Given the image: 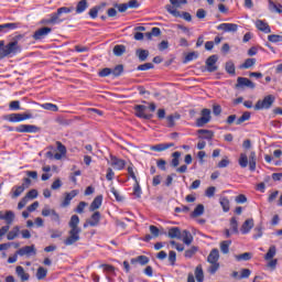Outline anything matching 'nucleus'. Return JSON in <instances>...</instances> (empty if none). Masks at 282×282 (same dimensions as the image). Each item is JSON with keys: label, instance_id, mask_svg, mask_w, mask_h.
<instances>
[{"label": "nucleus", "instance_id": "obj_1", "mask_svg": "<svg viewBox=\"0 0 282 282\" xmlns=\"http://www.w3.org/2000/svg\"><path fill=\"white\" fill-rule=\"evenodd\" d=\"M78 224H80V218L78 215H73L68 223L70 229L68 231V237L64 240V246H74V243L80 241L83 229L78 227Z\"/></svg>", "mask_w": 282, "mask_h": 282}, {"label": "nucleus", "instance_id": "obj_2", "mask_svg": "<svg viewBox=\"0 0 282 282\" xmlns=\"http://www.w3.org/2000/svg\"><path fill=\"white\" fill-rule=\"evenodd\" d=\"M74 12V7H61L56 12L48 14V17L40 21V25H61L65 19H62L63 14H69Z\"/></svg>", "mask_w": 282, "mask_h": 282}, {"label": "nucleus", "instance_id": "obj_3", "mask_svg": "<svg viewBox=\"0 0 282 282\" xmlns=\"http://www.w3.org/2000/svg\"><path fill=\"white\" fill-rule=\"evenodd\" d=\"M21 39H23V35L18 34L7 45L4 41H0V58H6L12 54H19V52H21V48L19 47Z\"/></svg>", "mask_w": 282, "mask_h": 282}, {"label": "nucleus", "instance_id": "obj_4", "mask_svg": "<svg viewBox=\"0 0 282 282\" xmlns=\"http://www.w3.org/2000/svg\"><path fill=\"white\" fill-rule=\"evenodd\" d=\"M144 105H149V106H144V105H137L134 106V116H137V118H142L143 120H151V118H153V115L151 113H147V109H150V111H155L158 109V106L155 105V102H147L143 101Z\"/></svg>", "mask_w": 282, "mask_h": 282}, {"label": "nucleus", "instance_id": "obj_5", "mask_svg": "<svg viewBox=\"0 0 282 282\" xmlns=\"http://www.w3.org/2000/svg\"><path fill=\"white\" fill-rule=\"evenodd\" d=\"M212 111L208 108H204L200 111V118L196 119L195 126L198 128L206 127L210 120H213V117L210 116Z\"/></svg>", "mask_w": 282, "mask_h": 282}, {"label": "nucleus", "instance_id": "obj_6", "mask_svg": "<svg viewBox=\"0 0 282 282\" xmlns=\"http://www.w3.org/2000/svg\"><path fill=\"white\" fill-rule=\"evenodd\" d=\"M274 100L275 98L273 95L265 96L263 100H258L254 106L256 111H261V109H270V107L274 105Z\"/></svg>", "mask_w": 282, "mask_h": 282}, {"label": "nucleus", "instance_id": "obj_7", "mask_svg": "<svg viewBox=\"0 0 282 282\" xmlns=\"http://www.w3.org/2000/svg\"><path fill=\"white\" fill-rule=\"evenodd\" d=\"M165 10L166 12H169V14H172V17L184 19L185 21H188V22L193 21V17L191 15V13L188 12L181 13L180 11H177V9H174L173 7H171V4L165 6Z\"/></svg>", "mask_w": 282, "mask_h": 282}, {"label": "nucleus", "instance_id": "obj_8", "mask_svg": "<svg viewBox=\"0 0 282 282\" xmlns=\"http://www.w3.org/2000/svg\"><path fill=\"white\" fill-rule=\"evenodd\" d=\"M31 118H33V116L30 112L11 113V115H8L7 120L9 122H23V120H31Z\"/></svg>", "mask_w": 282, "mask_h": 282}, {"label": "nucleus", "instance_id": "obj_9", "mask_svg": "<svg viewBox=\"0 0 282 282\" xmlns=\"http://www.w3.org/2000/svg\"><path fill=\"white\" fill-rule=\"evenodd\" d=\"M17 133H39L41 131V128L34 126V124H20L15 127Z\"/></svg>", "mask_w": 282, "mask_h": 282}, {"label": "nucleus", "instance_id": "obj_10", "mask_svg": "<svg viewBox=\"0 0 282 282\" xmlns=\"http://www.w3.org/2000/svg\"><path fill=\"white\" fill-rule=\"evenodd\" d=\"M243 87H248L249 89H254L257 85L252 80H250L248 77H238L236 89H243Z\"/></svg>", "mask_w": 282, "mask_h": 282}, {"label": "nucleus", "instance_id": "obj_11", "mask_svg": "<svg viewBox=\"0 0 282 282\" xmlns=\"http://www.w3.org/2000/svg\"><path fill=\"white\" fill-rule=\"evenodd\" d=\"M17 254L19 257H35L36 247L34 245L22 247L17 251Z\"/></svg>", "mask_w": 282, "mask_h": 282}, {"label": "nucleus", "instance_id": "obj_12", "mask_svg": "<svg viewBox=\"0 0 282 282\" xmlns=\"http://www.w3.org/2000/svg\"><path fill=\"white\" fill-rule=\"evenodd\" d=\"M217 61H219V57L217 55H212L206 59V69L209 73L217 72Z\"/></svg>", "mask_w": 282, "mask_h": 282}, {"label": "nucleus", "instance_id": "obj_13", "mask_svg": "<svg viewBox=\"0 0 282 282\" xmlns=\"http://www.w3.org/2000/svg\"><path fill=\"white\" fill-rule=\"evenodd\" d=\"M52 32V28L44 26L39 30H36L33 34L34 41H43L45 36H47Z\"/></svg>", "mask_w": 282, "mask_h": 282}, {"label": "nucleus", "instance_id": "obj_14", "mask_svg": "<svg viewBox=\"0 0 282 282\" xmlns=\"http://www.w3.org/2000/svg\"><path fill=\"white\" fill-rule=\"evenodd\" d=\"M55 147L58 153L54 154V160H61L67 155V148L61 141H56Z\"/></svg>", "mask_w": 282, "mask_h": 282}, {"label": "nucleus", "instance_id": "obj_15", "mask_svg": "<svg viewBox=\"0 0 282 282\" xmlns=\"http://www.w3.org/2000/svg\"><path fill=\"white\" fill-rule=\"evenodd\" d=\"M0 219L6 221L7 226H11L14 221V212L7 210L6 213L0 212Z\"/></svg>", "mask_w": 282, "mask_h": 282}, {"label": "nucleus", "instance_id": "obj_16", "mask_svg": "<svg viewBox=\"0 0 282 282\" xmlns=\"http://www.w3.org/2000/svg\"><path fill=\"white\" fill-rule=\"evenodd\" d=\"M217 30L221 32H237V30H239V25L235 23H221L217 26Z\"/></svg>", "mask_w": 282, "mask_h": 282}, {"label": "nucleus", "instance_id": "obj_17", "mask_svg": "<svg viewBox=\"0 0 282 282\" xmlns=\"http://www.w3.org/2000/svg\"><path fill=\"white\" fill-rule=\"evenodd\" d=\"M105 8H107V3L106 2H102L99 6L93 7L88 11V17H90V19H98V12H100V10H105Z\"/></svg>", "mask_w": 282, "mask_h": 282}, {"label": "nucleus", "instance_id": "obj_18", "mask_svg": "<svg viewBox=\"0 0 282 282\" xmlns=\"http://www.w3.org/2000/svg\"><path fill=\"white\" fill-rule=\"evenodd\" d=\"M256 28L260 30V32H264V34H270L272 32L270 25L264 20H257Z\"/></svg>", "mask_w": 282, "mask_h": 282}, {"label": "nucleus", "instance_id": "obj_19", "mask_svg": "<svg viewBox=\"0 0 282 282\" xmlns=\"http://www.w3.org/2000/svg\"><path fill=\"white\" fill-rule=\"evenodd\" d=\"M197 133L200 140H213V138H215L213 130L199 129Z\"/></svg>", "mask_w": 282, "mask_h": 282}, {"label": "nucleus", "instance_id": "obj_20", "mask_svg": "<svg viewBox=\"0 0 282 282\" xmlns=\"http://www.w3.org/2000/svg\"><path fill=\"white\" fill-rule=\"evenodd\" d=\"M171 147H175V143H159L152 145L150 148V151H156V153H162V151H166L167 149H171Z\"/></svg>", "mask_w": 282, "mask_h": 282}, {"label": "nucleus", "instance_id": "obj_21", "mask_svg": "<svg viewBox=\"0 0 282 282\" xmlns=\"http://www.w3.org/2000/svg\"><path fill=\"white\" fill-rule=\"evenodd\" d=\"M252 228H254V219L249 218L242 224L240 230L242 235H248Z\"/></svg>", "mask_w": 282, "mask_h": 282}, {"label": "nucleus", "instance_id": "obj_22", "mask_svg": "<svg viewBox=\"0 0 282 282\" xmlns=\"http://www.w3.org/2000/svg\"><path fill=\"white\" fill-rule=\"evenodd\" d=\"M78 195V191L73 189L70 193H67L64 200L62 202V208H67L72 204V199Z\"/></svg>", "mask_w": 282, "mask_h": 282}, {"label": "nucleus", "instance_id": "obj_23", "mask_svg": "<svg viewBox=\"0 0 282 282\" xmlns=\"http://www.w3.org/2000/svg\"><path fill=\"white\" fill-rule=\"evenodd\" d=\"M170 239H182V229L180 227H171L167 231Z\"/></svg>", "mask_w": 282, "mask_h": 282}, {"label": "nucleus", "instance_id": "obj_24", "mask_svg": "<svg viewBox=\"0 0 282 282\" xmlns=\"http://www.w3.org/2000/svg\"><path fill=\"white\" fill-rule=\"evenodd\" d=\"M100 206H102V195H98L97 197H95V199L89 206L90 213H96V210H98Z\"/></svg>", "mask_w": 282, "mask_h": 282}, {"label": "nucleus", "instance_id": "obj_25", "mask_svg": "<svg viewBox=\"0 0 282 282\" xmlns=\"http://www.w3.org/2000/svg\"><path fill=\"white\" fill-rule=\"evenodd\" d=\"M15 274L21 279V281H30V273L25 272V269L21 265L15 268Z\"/></svg>", "mask_w": 282, "mask_h": 282}, {"label": "nucleus", "instance_id": "obj_26", "mask_svg": "<svg viewBox=\"0 0 282 282\" xmlns=\"http://www.w3.org/2000/svg\"><path fill=\"white\" fill-rule=\"evenodd\" d=\"M208 263H219V249H213L208 257H207Z\"/></svg>", "mask_w": 282, "mask_h": 282}, {"label": "nucleus", "instance_id": "obj_27", "mask_svg": "<svg viewBox=\"0 0 282 282\" xmlns=\"http://www.w3.org/2000/svg\"><path fill=\"white\" fill-rule=\"evenodd\" d=\"M182 241L183 243H185V246H191V243H193V234H191V231L188 230H183L182 234Z\"/></svg>", "mask_w": 282, "mask_h": 282}, {"label": "nucleus", "instance_id": "obj_28", "mask_svg": "<svg viewBox=\"0 0 282 282\" xmlns=\"http://www.w3.org/2000/svg\"><path fill=\"white\" fill-rule=\"evenodd\" d=\"M100 218H101L100 212H95L90 216V219H88L89 226H91V228H96V226L100 224Z\"/></svg>", "mask_w": 282, "mask_h": 282}, {"label": "nucleus", "instance_id": "obj_29", "mask_svg": "<svg viewBox=\"0 0 282 282\" xmlns=\"http://www.w3.org/2000/svg\"><path fill=\"white\" fill-rule=\"evenodd\" d=\"M87 8H89V2L87 0H79L76 6V14H83Z\"/></svg>", "mask_w": 282, "mask_h": 282}, {"label": "nucleus", "instance_id": "obj_30", "mask_svg": "<svg viewBox=\"0 0 282 282\" xmlns=\"http://www.w3.org/2000/svg\"><path fill=\"white\" fill-rule=\"evenodd\" d=\"M249 171H257V152L254 151L249 154Z\"/></svg>", "mask_w": 282, "mask_h": 282}, {"label": "nucleus", "instance_id": "obj_31", "mask_svg": "<svg viewBox=\"0 0 282 282\" xmlns=\"http://www.w3.org/2000/svg\"><path fill=\"white\" fill-rule=\"evenodd\" d=\"M19 232H21V227L19 226L13 227V229L9 231L7 235L8 241H14V239L19 237Z\"/></svg>", "mask_w": 282, "mask_h": 282}, {"label": "nucleus", "instance_id": "obj_32", "mask_svg": "<svg viewBox=\"0 0 282 282\" xmlns=\"http://www.w3.org/2000/svg\"><path fill=\"white\" fill-rule=\"evenodd\" d=\"M25 191V186L19 185L12 187V199H17V197H21V194Z\"/></svg>", "mask_w": 282, "mask_h": 282}, {"label": "nucleus", "instance_id": "obj_33", "mask_svg": "<svg viewBox=\"0 0 282 282\" xmlns=\"http://www.w3.org/2000/svg\"><path fill=\"white\" fill-rule=\"evenodd\" d=\"M135 55L138 56V58L141 63H144V61H147L149 58V51L138 48L137 52H135Z\"/></svg>", "mask_w": 282, "mask_h": 282}, {"label": "nucleus", "instance_id": "obj_34", "mask_svg": "<svg viewBox=\"0 0 282 282\" xmlns=\"http://www.w3.org/2000/svg\"><path fill=\"white\" fill-rule=\"evenodd\" d=\"M232 245L231 240H224L220 242V251L223 254H228L230 252V246Z\"/></svg>", "mask_w": 282, "mask_h": 282}, {"label": "nucleus", "instance_id": "obj_35", "mask_svg": "<svg viewBox=\"0 0 282 282\" xmlns=\"http://www.w3.org/2000/svg\"><path fill=\"white\" fill-rule=\"evenodd\" d=\"M122 72H124V66H122V64H119L115 68H111L110 76L118 78V76H122Z\"/></svg>", "mask_w": 282, "mask_h": 282}, {"label": "nucleus", "instance_id": "obj_36", "mask_svg": "<svg viewBox=\"0 0 282 282\" xmlns=\"http://www.w3.org/2000/svg\"><path fill=\"white\" fill-rule=\"evenodd\" d=\"M257 64V58H247L243 64H241L239 67L240 69H250V67H253V65Z\"/></svg>", "mask_w": 282, "mask_h": 282}, {"label": "nucleus", "instance_id": "obj_37", "mask_svg": "<svg viewBox=\"0 0 282 282\" xmlns=\"http://www.w3.org/2000/svg\"><path fill=\"white\" fill-rule=\"evenodd\" d=\"M219 204L224 213H228L230 210V200L227 197H220Z\"/></svg>", "mask_w": 282, "mask_h": 282}, {"label": "nucleus", "instance_id": "obj_38", "mask_svg": "<svg viewBox=\"0 0 282 282\" xmlns=\"http://www.w3.org/2000/svg\"><path fill=\"white\" fill-rule=\"evenodd\" d=\"M181 116L180 115H170L166 117V122H167V127L171 129L173 127H175V120H180Z\"/></svg>", "mask_w": 282, "mask_h": 282}, {"label": "nucleus", "instance_id": "obj_39", "mask_svg": "<svg viewBox=\"0 0 282 282\" xmlns=\"http://www.w3.org/2000/svg\"><path fill=\"white\" fill-rule=\"evenodd\" d=\"M172 166L174 167V169H177V166H180V158H182V152H180V151H176V152H174L173 154H172Z\"/></svg>", "mask_w": 282, "mask_h": 282}, {"label": "nucleus", "instance_id": "obj_40", "mask_svg": "<svg viewBox=\"0 0 282 282\" xmlns=\"http://www.w3.org/2000/svg\"><path fill=\"white\" fill-rule=\"evenodd\" d=\"M40 107L42 109H45L46 111H54V112L58 111V106L52 102L42 104L40 105Z\"/></svg>", "mask_w": 282, "mask_h": 282}, {"label": "nucleus", "instance_id": "obj_41", "mask_svg": "<svg viewBox=\"0 0 282 282\" xmlns=\"http://www.w3.org/2000/svg\"><path fill=\"white\" fill-rule=\"evenodd\" d=\"M276 256V247L275 246H271L268 250V252L264 256V259L267 261H270L271 259H274V257Z\"/></svg>", "mask_w": 282, "mask_h": 282}, {"label": "nucleus", "instance_id": "obj_42", "mask_svg": "<svg viewBox=\"0 0 282 282\" xmlns=\"http://www.w3.org/2000/svg\"><path fill=\"white\" fill-rule=\"evenodd\" d=\"M238 163L241 169H246L248 166V154L240 153Z\"/></svg>", "mask_w": 282, "mask_h": 282}, {"label": "nucleus", "instance_id": "obj_43", "mask_svg": "<svg viewBox=\"0 0 282 282\" xmlns=\"http://www.w3.org/2000/svg\"><path fill=\"white\" fill-rule=\"evenodd\" d=\"M195 276H196V281L204 282V269H202V265L196 267Z\"/></svg>", "mask_w": 282, "mask_h": 282}, {"label": "nucleus", "instance_id": "obj_44", "mask_svg": "<svg viewBox=\"0 0 282 282\" xmlns=\"http://www.w3.org/2000/svg\"><path fill=\"white\" fill-rule=\"evenodd\" d=\"M235 259L236 261H250V259H252V253L245 252L242 254H236Z\"/></svg>", "mask_w": 282, "mask_h": 282}, {"label": "nucleus", "instance_id": "obj_45", "mask_svg": "<svg viewBox=\"0 0 282 282\" xmlns=\"http://www.w3.org/2000/svg\"><path fill=\"white\" fill-rule=\"evenodd\" d=\"M263 237V225H258L253 229V239H261Z\"/></svg>", "mask_w": 282, "mask_h": 282}, {"label": "nucleus", "instance_id": "obj_46", "mask_svg": "<svg viewBox=\"0 0 282 282\" xmlns=\"http://www.w3.org/2000/svg\"><path fill=\"white\" fill-rule=\"evenodd\" d=\"M45 276H47V269L40 267L36 272V279L39 281H43V279H45Z\"/></svg>", "mask_w": 282, "mask_h": 282}, {"label": "nucleus", "instance_id": "obj_47", "mask_svg": "<svg viewBox=\"0 0 282 282\" xmlns=\"http://www.w3.org/2000/svg\"><path fill=\"white\" fill-rule=\"evenodd\" d=\"M133 195L134 197H142V187H140V182H134V185H133Z\"/></svg>", "mask_w": 282, "mask_h": 282}, {"label": "nucleus", "instance_id": "obj_48", "mask_svg": "<svg viewBox=\"0 0 282 282\" xmlns=\"http://www.w3.org/2000/svg\"><path fill=\"white\" fill-rule=\"evenodd\" d=\"M162 34V30L160 28H152L151 32L145 33L147 39H151L152 36H160Z\"/></svg>", "mask_w": 282, "mask_h": 282}, {"label": "nucleus", "instance_id": "obj_49", "mask_svg": "<svg viewBox=\"0 0 282 282\" xmlns=\"http://www.w3.org/2000/svg\"><path fill=\"white\" fill-rule=\"evenodd\" d=\"M124 52H127V47H124V45H116L113 47L115 56H122V54H124Z\"/></svg>", "mask_w": 282, "mask_h": 282}, {"label": "nucleus", "instance_id": "obj_50", "mask_svg": "<svg viewBox=\"0 0 282 282\" xmlns=\"http://www.w3.org/2000/svg\"><path fill=\"white\" fill-rule=\"evenodd\" d=\"M218 270H219V262H212L207 269V272L209 274H217Z\"/></svg>", "mask_w": 282, "mask_h": 282}, {"label": "nucleus", "instance_id": "obj_51", "mask_svg": "<svg viewBox=\"0 0 282 282\" xmlns=\"http://www.w3.org/2000/svg\"><path fill=\"white\" fill-rule=\"evenodd\" d=\"M204 213V205L199 204L196 206L194 212L192 213V217H202V214Z\"/></svg>", "mask_w": 282, "mask_h": 282}, {"label": "nucleus", "instance_id": "obj_52", "mask_svg": "<svg viewBox=\"0 0 282 282\" xmlns=\"http://www.w3.org/2000/svg\"><path fill=\"white\" fill-rule=\"evenodd\" d=\"M246 120H250V112L248 111L243 112L242 116L236 120V124H243Z\"/></svg>", "mask_w": 282, "mask_h": 282}, {"label": "nucleus", "instance_id": "obj_53", "mask_svg": "<svg viewBox=\"0 0 282 282\" xmlns=\"http://www.w3.org/2000/svg\"><path fill=\"white\" fill-rule=\"evenodd\" d=\"M112 164L113 166L117 167L118 171H122V169H124V165H126L124 160H121V159H115L112 161Z\"/></svg>", "mask_w": 282, "mask_h": 282}, {"label": "nucleus", "instance_id": "obj_54", "mask_svg": "<svg viewBox=\"0 0 282 282\" xmlns=\"http://www.w3.org/2000/svg\"><path fill=\"white\" fill-rule=\"evenodd\" d=\"M252 274V271L250 269H242L240 275L238 276V281H241V279H249Z\"/></svg>", "mask_w": 282, "mask_h": 282}, {"label": "nucleus", "instance_id": "obj_55", "mask_svg": "<svg viewBox=\"0 0 282 282\" xmlns=\"http://www.w3.org/2000/svg\"><path fill=\"white\" fill-rule=\"evenodd\" d=\"M10 111H19L21 109V102L19 100H13L9 104Z\"/></svg>", "mask_w": 282, "mask_h": 282}, {"label": "nucleus", "instance_id": "obj_56", "mask_svg": "<svg viewBox=\"0 0 282 282\" xmlns=\"http://www.w3.org/2000/svg\"><path fill=\"white\" fill-rule=\"evenodd\" d=\"M197 252V247L193 246L189 249L185 250V258L193 259V256Z\"/></svg>", "mask_w": 282, "mask_h": 282}, {"label": "nucleus", "instance_id": "obj_57", "mask_svg": "<svg viewBox=\"0 0 282 282\" xmlns=\"http://www.w3.org/2000/svg\"><path fill=\"white\" fill-rule=\"evenodd\" d=\"M153 64L152 63H145L141 64L137 67L138 72H148V69H153Z\"/></svg>", "mask_w": 282, "mask_h": 282}, {"label": "nucleus", "instance_id": "obj_58", "mask_svg": "<svg viewBox=\"0 0 282 282\" xmlns=\"http://www.w3.org/2000/svg\"><path fill=\"white\" fill-rule=\"evenodd\" d=\"M225 69H226V72H227V74H231L232 76H235V72H236V69H235V63H232V62H227Z\"/></svg>", "mask_w": 282, "mask_h": 282}, {"label": "nucleus", "instance_id": "obj_59", "mask_svg": "<svg viewBox=\"0 0 282 282\" xmlns=\"http://www.w3.org/2000/svg\"><path fill=\"white\" fill-rule=\"evenodd\" d=\"M268 41H270V43H281L282 35H276V34L268 35Z\"/></svg>", "mask_w": 282, "mask_h": 282}, {"label": "nucleus", "instance_id": "obj_60", "mask_svg": "<svg viewBox=\"0 0 282 282\" xmlns=\"http://www.w3.org/2000/svg\"><path fill=\"white\" fill-rule=\"evenodd\" d=\"M26 197V199H36V197H39V191L36 189H31L26 193V195L24 196Z\"/></svg>", "mask_w": 282, "mask_h": 282}, {"label": "nucleus", "instance_id": "obj_61", "mask_svg": "<svg viewBox=\"0 0 282 282\" xmlns=\"http://www.w3.org/2000/svg\"><path fill=\"white\" fill-rule=\"evenodd\" d=\"M18 28H21V24H19V23H4L6 32H10V30H18Z\"/></svg>", "mask_w": 282, "mask_h": 282}, {"label": "nucleus", "instance_id": "obj_62", "mask_svg": "<svg viewBox=\"0 0 282 282\" xmlns=\"http://www.w3.org/2000/svg\"><path fill=\"white\" fill-rule=\"evenodd\" d=\"M113 7L117 8L118 12H127L129 10L127 3H115Z\"/></svg>", "mask_w": 282, "mask_h": 282}, {"label": "nucleus", "instance_id": "obj_63", "mask_svg": "<svg viewBox=\"0 0 282 282\" xmlns=\"http://www.w3.org/2000/svg\"><path fill=\"white\" fill-rule=\"evenodd\" d=\"M98 76H100V78H107V76H111V68L106 67V68L101 69L99 72Z\"/></svg>", "mask_w": 282, "mask_h": 282}, {"label": "nucleus", "instance_id": "obj_64", "mask_svg": "<svg viewBox=\"0 0 282 282\" xmlns=\"http://www.w3.org/2000/svg\"><path fill=\"white\" fill-rule=\"evenodd\" d=\"M169 261L171 265H175V261H177V253L175 251H170Z\"/></svg>", "mask_w": 282, "mask_h": 282}]
</instances>
